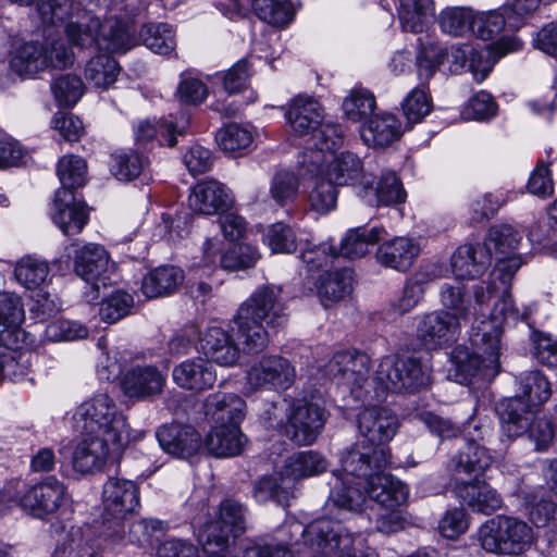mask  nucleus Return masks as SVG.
<instances>
[{
    "instance_id": "nucleus-49",
    "label": "nucleus",
    "mask_w": 557,
    "mask_h": 557,
    "mask_svg": "<svg viewBox=\"0 0 557 557\" xmlns=\"http://www.w3.org/2000/svg\"><path fill=\"white\" fill-rule=\"evenodd\" d=\"M85 85L82 78L73 72H61L53 77L51 91L61 107H72L84 94Z\"/></svg>"
},
{
    "instance_id": "nucleus-25",
    "label": "nucleus",
    "mask_w": 557,
    "mask_h": 557,
    "mask_svg": "<svg viewBox=\"0 0 557 557\" xmlns=\"http://www.w3.org/2000/svg\"><path fill=\"white\" fill-rule=\"evenodd\" d=\"M361 491L367 497L363 509L370 502L381 507L393 508L403 505L408 497L407 486L385 469L374 472L362 485Z\"/></svg>"
},
{
    "instance_id": "nucleus-43",
    "label": "nucleus",
    "mask_w": 557,
    "mask_h": 557,
    "mask_svg": "<svg viewBox=\"0 0 557 557\" xmlns=\"http://www.w3.org/2000/svg\"><path fill=\"white\" fill-rule=\"evenodd\" d=\"M385 234V230L379 226L351 228L342 239L339 253L348 259L362 258Z\"/></svg>"
},
{
    "instance_id": "nucleus-39",
    "label": "nucleus",
    "mask_w": 557,
    "mask_h": 557,
    "mask_svg": "<svg viewBox=\"0 0 557 557\" xmlns=\"http://www.w3.org/2000/svg\"><path fill=\"white\" fill-rule=\"evenodd\" d=\"M490 255L478 245L466 244L457 248L450 259L451 272L460 280L475 278L490 265Z\"/></svg>"
},
{
    "instance_id": "nucleus-10",
    "label": "nucleus",
    "mask_w": 557,
    "mask_h": 557,
    "mask_svg": "<svg viewBox=\"0 0 557 557\" xmlns=\"http://www.w3.org/2000/svg\"><path fill=\"white\" fill-rule=\"evenodd\" d=\"M248 527L247 509L234 499H225L219 506L214 520L199 532V543L206 557H234L230 552V537H238Z\"/></svg>"
},
{
    "instance_id": "nucleus-27",
    "label": "nucleus",
    "mask_w": 557,
    "mask_h": 557,
    "mask_svg": "<svg viewBox=\"0 0 557 557\" xmlns=\"http://www.w3.org/2000/svg\"><path fill=\"white\" fill-rule=\"evenodd\" d=\"M233 201L231 190L215 180L199 182L189 196L191 210L205 215H221L231 209Z\"/></svg>"
},
{
    "instance_id": "nucleus-5",
    "label": "nucleus",
    "mask_w": 557,
    "mask_h": 557,
    "mask_svg": "<svg viewBox=\"0 0 557 557\" xmlns=\"http://www.w3.org/2000/svg\"><path fill=\"white\" fill-rule=\"evenodd\" d=\"M521 262L517 259H511L509 262L500 261L493 269V277L498 278L502 284V290L498 295L497 301L490 313L488 319L475 318L469 332V342L480 349H487L491 357L488 361L490 367H495V354L500 349L502 325L507 320L517 321L520 318L525 319L527 313H520L515 307L510 294V284L516 272L520 269Z\"/></svg>"
},
{
    "instance_id": "nucleus-55",
    "label": "nucleus",
    "mask_w": 557,
    "mask_h": 557,
    "mask_svg": "<svg viewBox=\"0 0 557 557\" xmlns=\"http://www.w3.org/2000/svg\"><path fill=\"white\" fill-rule=\"evenodd\" d=\"M263 243L274 253H293L298 247L295 231L290 225L282 222L271 224L264 230Z\"/></svg>"
},
{
    "instance_id": "nucleus-47",
    "label": "nucleus",
    "mask_w": 557,
    "mask_h": 557,
    "mask_svg": "<svg viewBox=\"0 0 557 557\" xmlns=\"http://www.w3.org/2000/svg\"><path fill=\"white\" fill-rule=\"evenodd\" d=\"M284 468L286 476L298 480L324 472L327 461L318 451H299L286 459Z\"/></svg>"
},
{
    "instance_id": "nucleus-36",
    "label": "nucleus",
    "mask_w": 557,
    "mask_h": 557,
    "mask_svg": "<svg viewBox=\"0 0 557 557\" xmlns=\"http://www.w3.org/2000/svg\"><path fill=\"white\" fill-rule=\"evenodd\" d=\"M401 135L400 121L389 113L376 114L360 127L362 141L373 148L387 147Z\"/></svg>"
},
{
    "instance_id": "nucleus-26",
    "label": "nucleus",
    "mask_w": 557,
    "mask_h": 557,
    "mask_svg": "<svg viewBox=\"0 0 557 557\" xmlns=\"http://www.w3.org/2000/svg\"><path fill=\"white\" fill-rule=\"evenodd\" d=\"M52 220L63 234H78L88 222L86 203L76 201L73 191L58 189L53 200Z\"/></svg>"
},
{
    "instance_id": "nucleus-40",
    "label": "nucleus",
    "mask_w": 557,
    "mask_h": 557,
    "mask_svg": "<svg viewBox=\"0 0 557 557\" xmlns=\"http://www.w3.org/2000/svg\"><path fill=\"white\" fill-rule=\"evenodd\" d=\"M517 395L512 399L522 401L525 410L541 407L552 395L548 379L537 370L521 373L517 377Z\"/></svg>"
},
{
    "instance_id": "nucleus-30",
    "label": "nucleus",
    "mask_w": 557,
    "mask_h": 557,
    "mask_svg": "<svg viewBox=\"0 0 557 557\" xmlns=\"http://www.w3.org/2000/svg\"><path fill=\"white\" fill-rule=\"evenodd\" d=\"M294 135L309 136L324 119V108L320 101L308 95L294 97L285 113Z\"/></svg>"
},
{
    "instance_id": "nucleus-21",
    "label": "nucleus",
    "mask_w": 557,
    "mask_h": 557,
    "mask_svg": "<svg viewBox=\"0 0 557 557\" xmlns=\"http://www.w3.org/2000/svg\"><path fill=\"white\" fill-rule=\"evenodd\" d=\"M370 358L358 351H339L325 364L324 373L351 391L363 388L369 381Z\"/></svg>"
},
{
    "instance_id": "nucleus-63",
    "label": "nucleus",
    "mask_w": 557,
    "mask_h": 557,
    "mask_svg": "<svg viewBox=\"0 0 557 557\" xmlns=\"http://www.w3.org/2000/svg\"><path fill=\"white\" fill-rule=\"evenodd\" d=\"M28 355L17 349L0 352V377L13 382L22 381L28 373Z\"/></svg>"
},
{
    "instance_id": "nucleus-16",
    "label": "nucleus",
    "mask_w": 557,
    "mask_h": 557,
    "mask_svg": "<svg viewBox=\"0 0 557 557\" xmlns=\"http://www.w3.org/2000/svg\"><path fill=\"white\" fill-rule=\"evenodd\" d=\"M471 349L465 346H457L453 349L449 356L450 367L448 368V375L456 382L467 384L475 375L483 377L495 376L499 371V350H496L495 367H490L488 359L491 357L487 349H480L471 342Z\"/></svg>"
},
{
    "instance_id": "nucleus-34",
    "label": "nucleus",
    "mask_w": 557,
    "mask_h": 557,
    "mask_svg": "<svg viewBox=\"0 0 557 557\" xmlns=\"http://www.w3.org/2000/svg\"><path fill=\"white\" fill-rule=\"evenodd\" d=\"M245 401L237 395L216 392L210 394L203 405L206 418L214 425H237L245 416Z\"/></svg>"
},
{
    "instance_id": "nucleus-41",
    "label": "nucleus",
    "mask_w": 557,
    "mask_h": 557,
    "mask_svg": "<svg viewBox=\"0 0 557 557\" xmlns=\"http://www.w3.org/2000/svg\"><path fill=\"white\" fill-rule=\"evenodd\" d=\"M246 437L237 425H213L205 438L209 453L215 457H234L242 454Z\"/></svg>"
},
{
    "instance_id": "nucleus-51",
    "label": "nucleus",
    "mask_w": 557,
    "mask_h": 557,
    "mask_svg": "<svg viewBox=\"0 0 557 557\" xmlns=\"http://www.w3.org/2000/svg\"><path fill=\"white\" fill-rule=\"evenodd\" d=\"M343 111L347 120L361 122L369 117L376 108L374 95L366 88H354L343 101Z\"/></svg>"
},
{
    "instance_id": "nucleus-28",
    "label": "nucleus",
    "mask_w": 557,
    "mask_h": 557,
    "mask_svg": "<svg viewBox=\"0 0 557 557\" xmlns=\"http://www.w3.org/2000/svg\"><path fill=\"white\" fill-rule=\"evenodd\" d=\"M454 494L473 511L490 515L503 505L500 495L479 479L459 480L451 485Z\"/></svg>"
},
{
    "instance_id": "nucleus-14",
    "label": "nucleus",
    "mask_w": 557,
    "mask_h": 557,
    "mask_svg": "<svg viewBox=\"0 0 557 557\" xmlns=\"http://www.w3.org/2000/svg\"><path fill=\"white\" fill-rule=\"evenodd\" d=\"M69 249V257L73 255L74 271L77 276L91 287L95 294L91 300L98 297L102 287L112 282L114 267L110 262L107 250L96 244L84 246L72 245Z\"/></svg>"
},
{
    "instance_id": "nucleus-23",
    "label": "nucleus",
    "mask_w": 557,
    "mask_h": 557,
    "mask_svg": "<svg viewBox=\"0 0 557 557\" xmlns=\"http://www.w3.org/2000/svg\"><path fill=\"white\" fill-rule=\"evenodd\" d=\"M357 425L360 435L368 440L369 445L385 446L397 433L399 421L392 409L371 406L359 412Z\"/></svg>"
},
{
    "instance_id": "nucleus-37",
    "label": "nucleus",
    "mask_w": 557,
    "mask_h": 557,
    "mask_svg": "<svg viewBox=\"0 0 557 557\" xmlns=\"http://www.w3.org/2000/svg\"><path fill=\"white\" fill-rule=\"evenodd\" d=\"M522 236L511 225L502 224L490 228L484 243L481 245L490 255V259L494 255L497 265L500 261L509 262L517 259L522 263L521 257L516 250L521 243Z\"/></svg>"
},
{
    "instance_id": "nucleus-7",
    "label": "nucleus",
    "mask_w": 557,
    "mask_h": 557,
    "mask_svg": "<svg viewBox=\"0 0 557 557\" xmlns=\"http://www.w3.org/2000/svg\"><path fill=\"white\" fill-rule=\"evenodd\" d=\"M431 369L413 355H389L380 360L373 382L375 396L387 392L414 393L430 384Z\"/></svg>"
},
{
    "instance_id": "nucleus-2",
    "label": "nucleus",
    "mask_w": 557,
    "mask_h": 557,
    "mask_svg": "<svg viewBox=\"0 0 557 557\" xmlns=\"http://www.w3.org/2000/svg\"><path fill=\"white\" fill-rule=\"evenodd\" d=\"M72 0H38V13L45 24L65 25V36L72 47L87 48L94 44L100 50L122 52L133 46L131 27L127 23L109 17L103 23L88 12L72 14Z\"/></svg>"
},
{
    "instance_id": "nucleus-3",
    "label": "nucleus",
    "mask_w": 557,
    "mask_h": 557,
    "mask_svg": "<svg viewBox=\"0 0 557 557\" xmlns=\"http://www.w3.org/2000/svg\"><path fill=\"white\" fill-rule=\"evenodd\" d=\"M343 472H334L329 482L331 490L326 510L332 508L338 513L360 512L367 503L361 485L374 472L391 463V453L386 446H373L364 442L357 443L342 456Z\"/></svg>"
},
{
    "instance_id": "nucleus-58",
    "label": "nucleus",
    "mask_w": 557,
    "mask_h": 557,
    "mask_svg": "<svg viewBox=\"0 0 557 557\" xmlns=\"http://www.w3.org/2000/svg\"><path fill=\"white\" fill-rule=\"evenodd\" d=\"M87 164L85 160L77 156H64L58 163L57 174L62 184L60 189L73 191L85 183Z\"/></svg>"
},
{
    "instance_id": "nucleus-46",
    "label": "nucleus",
    "mask_w": 557,
    "mask_h": 557,
    "mask_svg": "<svg viewBox=\"0 0 557 557\" xmlns=\"http://www.w3.org/2000/svg\"><path fill=\"white\" fill-rule=\"evenodd\" d=\"M252 496L260 504L273 500L277 505L286 507L294 494L284 476L267 475L255 482Z\"/></svg>"
},
{
    "instance_id": "nucleus-48",
    "label": "nucleus",
    "mask_w": 557,
    "mask_h": 557,
    "mask_svg": "<svg viewBox=\"0 0 557 557\" xmlns=\"http://www.w3.org/2000/svg\"><path fill=\"white\" fill-rule=\"evenodd\" d=\"M139 36L144 45L154 53L170 55L175 51V34L169 24H146L141 27Z\"/></svg>"
},
{
    "instance_id": "nucleus-56",
    "label": "nucleus",
    "mask_w": 557,
    "mask_h": 557,
    "mask_svg": "<svg viewBox=\"0 0 557 557\" xmlns=\"http://www.w3.org/2000/svg\"><path fill=\"white\" fill-rule=\"evenodd\" d=\"M475 13L470 8L455 7L443 10L440 14V26L446 34L462 36L473 32Z\"/></svg>"
},
{
    "instance_id": "nucleus-31",
    "label": "nucleus",
    "mask_w": 557,
    "mask_h": 557,
    "mask_svg": "<svg viewBox=\"0 0 557 557\" xmlns=\"http://www.w3.org/2000/svg\"><path fill=\"white\" fill-rule=\"evenodd\" d=\"M75 446L72 457L74 469L82 473H94L100 470L108 457H117L123 449H115L113 445L99 436H83Z\"/></svg>"
},
{
    "instance_id": "nucleus-9",
    "label": "nucleus",
    "mask_w": 557,
    "mask_h": 557,
    "mask_svg": "<svg viewBox=\"0 0 557 557\" xmlns=\"http://www.w3.org/2000/svg\"><path fill=\"white\" fill-rule=\"evenodd\" d=\"M478 541L487 553L519 556L532 546L534 532L525 521L519 518L498 515L479 528Z\"/></svg>"
},
{
    "instance_id": "nucleus-38",
    "label": "nucleus",
    "mask_w": 557,
    "mask_h": 557,
    "mask_svg": "<svg viewBox=\"0 0 557 557\" xmlns=\"http://www.w3.org/2000/svg\"><path fill=\"white\" fill-rule=\"evenodd\" d=\"M419 253L420 247L411 238L395 237L379 247L376 259L387 268L406 272L411 268Z\"/></svg>"
},
{
    "instance_id": "nucleus-45",
    "label": "nucleus",
    "mask_w": 557,
    "mask_h": 557,
    "mask_svg": "<svg viewBox=\"0 0 557 557\" xmlns=\"http://www.w3.org/2000/svg\"><path fill=\"white\" fill-rule=\"evenodd\" d=\"M352 289V271L341 269L333 272H326L320 277L318 284V295L324 307L329 302H335L350 294Z\"/></svg>"
},
{
    "instance_id": "nucleus-11",
    "label": "nucleus",
    "mask_w": 557,
    "mask_h": 557,
    "mask_svg": "<svg viewBox=\"0 0 557 557\" xmlns=\"http://www.w3.org/2000/svg\"><path fill=\"white\" fill-rule=\"evenodd\" d=\"M65 497V485L54 476H49L36 483L22 495H20L16 485L11 483L0 491V512L17 505L33 517L41 519L54 513Z\"/></svg>"
},
{
    "instance_id": "nucleus-64",
    "label": "nucleus",
    "mask_w": 557,
    "mask_h": 557,
    "mask_svg": "<svg viewBox=\"0 0 557 557\" xmlns=\"http://www.w3.org/2000/svg\"><path fill=\"white\" fill-rule=\"evenodd\" d=\"M403 114L409 124L421 122L432 110V100L424 88L412 89L401 103Z\"/></svg>"
},
{
    "instance_id": "nucleus-22",
    "label": "nucleus",
    "mask_w": 557,
    "mask_h": 557,
    "mask_svg": "<svg viewBox=\"0 0 557 557\" xmlns=\"http://www.w3.org/2000/svg\"><path fill=\"white\" fill-rule=\"evenodd\" d=\"M460 333L459 318L445 310L424 314L417 325V336L429 349L455 342Z\"/></svg>"
},
{
    "instance_id": "nucleus-54",
    "label": "nucleus",
    "mask_w": 557,
    "mask_h": 557,
    "mask_svg": "<svg viewBox=\"0 0 557 557\" xmlns=\"http://www.w3.org/2000/svg\"><path fill=\"white\" fill-rule=\"evenodd\" d=\"M49 272V265L45 260L25 257L17 262L14 275L21 285L34 289L46 282Z\"/></svg>"
},
{
    "instance_id": "nucleus-62",
    "label": "nucleus",
    "mask_w": 557,
    "mask_h": 557,
    "mask_svg": "<svg viewBox=\"0 0 557 557\" xmlns=\"http://www.w3.org/2000/svg\"><path fill=\"white\" fill-rule=\"evenodd\" d=\"M310 191L309 202L311 208L319 213H327L333 210L337 201L336 185L321 174Z\"/></svg>"
},
{
    "instance_id": "nucleus-33",
    "label": "nucleus",
    "mask_w": 557,
    "mask_h": 557,
    "mask_svg": "<svg viewBox=\"0 0 557 557\" xmlns=\"http://www.w3.org/2000/svg\"><path fill=\"white\" fill-rule=\"evenodd\" d=\"M172 379L178 387L200 393L213 386L216 372L206 358L186 359L173 368Z\"/></svg>"
},
{
    "instance_id": "nucleus-59",
    "label": "nucleus",
    "mask_w": 557,
    "mask_h": 557,
    "mask_svg": "<svg viewBox=\"0 0 557 557\" xmlns=\"http://www.w3.org/2000/svg\"><path fill=\"white\" fill-rule=\"evenodd\" d=\"M374 202L380 206L401 203L406 199V191L395 172H383L373 194ZM373 202L372 199L369 200Z\"/></svg>"
},
{
    "instance_id": "nucleus-6",
    "label": "nucleus",
    "mask_w": 557,
    "mask_h": 557,
    "mask_svg": "<svg viewBox=\"0 0 557 557\" xmlns=\"http://www.w3.org/2000/svg\"><path fill=\"white\" fill-rule=\"evenodd\" d=\"M73 426L83 436L103 437L115 449H124L129 443L127 418L107 393L83 401L73 414Z\"/></svg>"
},
{
    "instance_id": "nucleus-57",
    "label": "nucleus",
    "mask_w": 557,
    "mask_h": 557,
    "mask_svg": "<svg viewBox=\"0 0 557 557\" xmlns=\"http://www.w3.org/2000/svg\"><path fill=\"white\" fill-rule=\"evenodd\" d=\"M298 190L299 178L292 171L280 170L271 178V198L281 207L293 202L298 196Z\"/></svg>"
},
{
    "instance_id": "nucleus-44",
    "label": "nucleus",
    "mask_w": 557,
    "mask_h": 557,
    "mask_svg": "<svg viewBox=\"0 0 557 557\" xmlns=\"http://www.w3.org/2000/svg\"><path fill=\"white\" fill-rule=\"evenodd\" d=\"M188 120L182 115L180 121L162 120L157 125L149 121L140 122L136 129V140L147 143L157 137L160 144H166L169 147L176 145V135H183Z\"/></svg>"
},
{
    "instance_id": "nucleus-53",
    "label": "nucleus",
    "mask_w": 557,
    "mask_h": 557,
    "mask_svg": "<svg viewBox=\"0 0 557 557\" xmlns=\"http://www.w3.org/2000/svg\"><path fill=\"white\" fill-rule=\"evenodd\" d=\"M252 134L239 124L225 125L216 134V141L220 148L233 156L240 154L252 145Z\"/></svg>"
},
{
    "instance_id": "nucleus-20",
    "label": "nucleus",
    "mask_w": 557,
    "mask_h": 557,
    "mask_svg": "<svg viewBox=\"0 0 557 557\" xmlns=\"http://www.w3.org/2000/svg\"><path fill=\"white\" fill-rule=\"evenodd\" d=\"M215 5L231 18L244 16L253 9L261 21L277 27L287 25L294 16L288 0H219Z\"/></svg>"
},
{
    "instance_id": "nucleus-19",
    "label": "nucleus",
    "mask_w": 557,
    "mask_h": 557,
    "mask_svg": "<svg viewBox=\"0 0 557 557\" xmlns=\"http://www.w3.org/2000/svg\"><path fill=\"white\" fill-rule=\"evenodd\" d=\"M344 143L343 127L332 121H323L309 135L310 147L302 153L300 164L308 173L320 172L322 165Z\"/></svg>"
},
{
    "instance_id": "nucleus-29",
    "label": "nucleus",
    "mask_w": 557,
    "mask_h": 557,
    "mask_svg": "<svg viewBox=\"0 0 557 557\" xmlns=\"http://www.w3.org/2000/svg\"><path fill=\"white\" fill-rule=\"evenodd\" d=\"M493 462L488 449L471 440L450 460L451 484L459 480L479 479Z\"/></svg>"
},
{
    "instance_id": "nucleus-15",
    "label": "nucleus",
    "mask_w": 557,
    "mask_h": 557,
    "mask_svg": "<svg viewBox=\"0 0 557 557\" xmlns=\"http://www.w3.org/2000/svg\"><path fill=\"white\" fill-rule=\"evenodd\" d=\"M295 380V367L278 355L261 357L247 372V384L252 391L284 392Z\"/></svg>"
},
{
    "instance_id": "nucleus-13",
    "label": "nucleus",
    "mask_w": 557,
    "mask_h": 557,
    "mask_svg": "<svg viewBox=\"0 0 557 557\" xmlns=\"http://www.w3.org/2000/svg\"><path fill=\"white\" fill-rule=\"evenodd\" d=\"M325 421V409L318 399L294 398L288 405L284 433L296 445L309 446L321 434Z\"/></svg>"
},
{
    "instance_id": "nucleus-61",
    "label": "nucleus",
    "mask_w": 557,
    "mask_h": 557,
    "mask_svg": "<svg viewBox=\"0 0 557 557\" xmlns=\"http://www.w3.org/2000/svg\"><path fill=\"white\" fill-rule=\"evenodd\" d=\"M89 330L83 323L59 319L51 321L45 329V337L51 342H70L86 338Z\"/></svg>"
},
{
    "instance_id": "nucleus-32",
    "label": "nucleus",
    "mask_w": 557,
    "mask_h": 557,
    "mask_svg": "<svg viewBox=\"0 0 557 557\" xmlns=\"http://www.w3.org/2000/svg\"><path fill=\"white\" fill-rule=\"evenodd\" d=\"M157 438L164 451L183 459L197 454L201 446L200 434L195 428L180 423L162 425L157 431Z\"/></svg>"
},
{
    "instance_id": "nucleus-24",
    "label": "nucleus",
    "mask_w": 557,
    "mask_h": 557,
    "mask_svg": "<svg viewBox=\"0 0 557 557\" xmlns=\"http://www.w3.org/2000/svg\"><path fill=\"white\" fill-rule=\"evenodd\" d=\"M53 557H102L90 525H62Z\"/></svg>"
},
{
    "instance_id": "nucleus-60",
    "label": "nucleus",
    "mask_w": 557,
    "mask_h": 557,
    "mask_svg": "<svg viewBox=\"0 0 557 557\" xmlns=\"http://www.w3.org/2000/svg\"><path fill=\"white\" fill-rule=\"evenodd\" d=\"M260 259L258 249L248 244L235 245L220 257L223 270L238 271L256 265Z\"/></svg>"
},
{
    "instance_id": "nucleus-12",
    "label": "nucleus",
    "mask_w": 557,
    "mask_h": 557,
    "mask_svg": "<svg viewBox=\"0 0 557 557\" xmlns=\"http://www.w3.org/2000/svg\"><path fill=\"white\" fill-rule=\"evenodd\" d=\"M502 430L510 438L528 434L537 451L546 450L555 437V428L545 416L525 410L519 399H508L499 406Z\"/></svg>"
},
{
    "instance_id": "nucleus-8",
    "label": "nucleus",
    "mask_w": 557,
    "mask_h": 557,
    "mask_svg": "<svg viewBox=\"0 0 557 557\" xmlns=\"http://www.w3.org/2000/svg\"><path fill=\"white\" fill-rule=\"evenodd\" d=\"M101 536L120 542L125 537V521L140 506L139 487L127 479L110 476L102 487Z\"/></svg>"
},
{
    "instance_id": "nucleus-42",
    "label": "nucleus",
    "mask_w": 557,
    "mask_h": 557,
    "mask_svg": "<svg viewBox=\"0 0 557 557\" xmlns=\"http://www.w3.org/2000/svg\"><path fill=\"white\" fill-rule=\"evenodd\" d=\"M184 281V272L175 265H161L148 272L141 281V292L149 298L171 295Z\"/></svg>"
},
{
    "instance_id": "nucleus-52",
    "label": "nucleus",
    "mask_w": 557,
    "mask_h": 557,
    "mask_svg": "<svg viewBox=\"0 0 557 557\" xmlns=\"http://www.w3.org/2000/svg\"><path fill=\"white\" fill-rule=\"evenodd\" d=\"M148 161L134 150L116 152L111 156L110 171L120 181L137 178Z\"/></svg>"
},
{
    "instance_id": "nucleus-18",
    "label": "nucleus",
    "mask_w": 557,
    "mask_h": 557,
    "mask_svg": "<svg viewBox=\"0 0 557 557\" xmlns=\"http://www.w3.org/2000/svg\"><path fill=\"white\" fill-rule=\"evenodd\" d=\"M522 44L519 39L512 37H503L486 50H478L471 45L453 46L448 51L449 58L446 60L450 66L467 70H490L495 62L509 52L517 51Z\"/></svg>"
},
{
    "instance_id": "nucleus-17",
    "label": "nucleus",
    "mask_w": 557,
    "mask_h": 557,
    "mask_svg": "<svg viewBox=\"0 0 557 557\" xmlns=\"http://www.w3.org/2000/svg\"><path fill=\"white\" fill-rule=\"evenodd\" d=\"M165 383L166 374L158 366L135 363L122 375L121 389L128 399L145 401L160 396Z\"/></svg>"
},
{
    "instance_id": "nucleus-50",
    "label": "nucleus",
    "mask_w": 557,
    "mask_h": 557,
    "mask_svg": "<svg viewBox=\"0 0 557 557\" xmlns=\"http://www.w3.org/2000/svg\"><path fill=\"white\" fill-rule=\"evenodd\" d=\"M433 12L432 0H399L398 16L405 30L421 33L425 17Z\"/></svg>"
},
{
    "instance_id": "nucleus-1",
    "label": "nucleus",
    "mask_w": 557,
    "mask_h": 557,
    "mask_svg": "<svg viewBox=\"0 0 557 557\" xmlns=\"http://www.w3.org/2000/svg\"><path fill=\"white\" fill-rule=\"evenodd\" d=\"M282 289L275 285L258 287L230 321V330L210 325L200 333L199 347L206 359L220 367H234L242 352L256 355L269 344L268 326L278 327L287 321Z\"/></svg>"
},
{
    "instance_id": "nucleus-35",
    "label": "nucleus",
    "mask_w": 557,
    "mask_h": 557,
    "mask_svg": "<svg viewBox=\"0 0 557 557\" xmlns=\"http://www.w3.org/2000/svg\"><path fill=\"white\" fill-rule=\"evenodd\" d=\"M314 174L325 176L336 186H348L360 182L363 176V164L357 154L342 152L337 156H330L321 171Z\"/></svg>"
},
{
    "instance_id": "nucleus-4",
    "label": "nucleus",
    "mask_w": 557,
    "mask_h": 557,
    "mask_svg": "<svg viewBox=\"0 0 557 557\" xmlns=\"http://www.w3.org/2000/svg\"><path fill=\"white\" fill-rule=\"evenodd\" d=\"M315 519L308 525L298 520H287L283 532L288 534L287 544L296 546L304 544L313 557H379L370 547H366L364 539L359 532H350L339 521H335L338 511Z\"/></svg>"
}]
</instances>
